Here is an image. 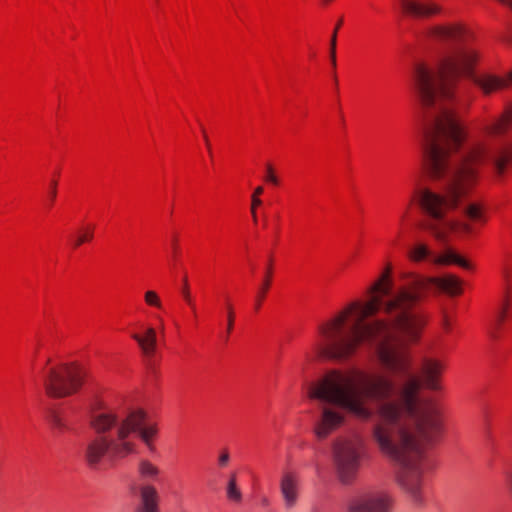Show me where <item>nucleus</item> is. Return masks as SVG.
Instances as JSON below:
<instances>
[{"mask_svg": "<svg viewBox=\"0 0 512 512\" xmlns=\"http://www.w3.org/2000/svg\"><path fill=\"white\" fill-rule=\"evenodd\" d=\"M387 271L371 288L366 303L352 302L319 326L314 349L322 356L348 359L361 343L375 349L382 372L330 371L308 387V397L318 401L314 425L318 439L327 438L344 423V411L361 420L374 421L370 437L379 452L397 466L398 485H423L425 449L441 435L443 423L434 399L420 394L421 382L412 370L405 348L419 341L428 316L418 307L429 286L449 295L460 294L461 280L415 276L392 292L384 285Z\"/></svg>", "mask_w": 512, "mask_h": 512, "instance_id": "obj_1", "label": "nucleus"}, {"mask_svg": "<svg viewBox=\"0 0 512 512\" xmlns=\"http://www.w3.org/2000/svg\"><path fill=\"white\" fill-rule=\"evenodd\" d=\"M500 3L508 6L512 10V0H498Z\"/></svg>", "mask_w": 512, "mask_h": 512, "instance_id": "obj_34", "label": "nucleus"}, {"mask_svg": "<svg viewBox=\"0 0 512 512\" xmlns=\"http://www.w3.org/2000/svg\"><path fill=\"white\" fill-rule=\"evenodd\" d=\"M147 413L143 409H114L112 414L98 416L94 424L100 431L114 426H125L130 429L129 441L133 444V454L137 452L135 435H138L143 443L151 448L153 438L158 432L156 424H147Z\"/></svg>", "mask_w": 512, "mask_h": 512, "instance_id": "obj_4", "label": "nucleus"}, {"mask_svg": "<svg viewBox=\"0 0 512 512\" xmlns=\"http://www.w3.org/2000/svg\"><path fill=\"white\" fill-rule=\"evenodd\" d=\"M390 498L385 493H375L351 502L349 512H388Z\"/></svg>", "mask_w": 512, "mask_h": 512, "instance_id": "obj_9", "label": "nucleus"}, {"mask_svg": "<svg viewBox=\"0 0 512 512\" xmlns=\"http://www.w3.org/2000/svg\"><path fill=\"white\" fill-rule=\"evenodd\" d=\"M432 256H434V254L430 251L429 247L423 243L415 244L409 252L410 259L415 262H420L425 259L431 261Z\"/></svg>", "mask_w": 512, "mask_h": 512, "instance_id": "obj_16", "label": "nucleus"}, {"mask_svg": "<svg viewBox=\"0 0 512 512\" xmlns=\"http://www.w3.org/2000/svg\"><path fill=\"white\" fill-rule=\"evenodd\" d=\"M342 22L343 20L340 19L338 21V23L336 24V27L331 35V39H330V61H331V65L333 68L336 67V46H337V32H338V29L340 28V26L342 25Z\"/></svg>", "mask_w": 512, "mask_h": 512, "instance_id": "obj_19", "label": "nucleus"}, {"mask_svg": "<svg viewBox=\"0 0 512 512\" xmlns=\"http://www.w3.org/2000/svg\"><path fill=\"white\" fill-rule=\"evenodd\" d=\"M108 414H112V408L93 407L89 413V426L97 436L87 442L84 448V459L92 468H97L105 455L117 460L133 454V444L128 439L130 429L125 426L113 425L105 431H100L95 426L94 419Z\"/></svg>", "mask_w": 512, "mask_h": 512, "instance_id": "obj_3", "label": "nucleus"}, {"mask_svg": "<svg viewBox=\"0 0 512 512\" xmlns=\"http://www.w3.org/2000/svg\"><path fill=\"white\" fill-rule=\"evenodd\" d=\"M362 442L356 437H343L333 444V462L337 477L342 484H350L356 478L361 463Z\"/></svg>", "mask_w": 512, "mask_h": 512, "instance_id": "obj_5", "label": "nucleus"}, {"mask_svg": "<svg viewBox=\"0 0 512 512\" xmlns=\"http://www.w3.org/2000/svg\"><path fill=\"white\" fill-rule=\"evenodd\" d=\"M141 505L138 512H158L157 491L150 485L140 488Z\"/></svg>", "mask_w": 512, "mask_h": 512, "instance_id": "obj_12", "label": "nucleus"}, {"mask_svg": "<svg viewBox=\"0 0 512 512\" xmlns=\"http://www.w3.org/2000/svg\"><path fill=\"white\" fill-rule=\"evenodd\" d=\"M50 421H51V424L53 425V427L59 429V430H63L66 428V423L65 421L62 419V417L56 413H53L50 417Z\"/></svg>", "mask_w": 512, "mask_h": 512, "instance_id": "obj_26", "label": "nucleus"}, {"mask_svg": "<svg viewBox=\"0 0 512 512\" xmlns=\"http://www.w3.org/2000/svg\"><path fill=\"white\" fill-rule=\"evenodd\" d=\"M271 279H272V260L270 259L265 274L262 280V284L260 285L256 298H255V309L258 310L262 304L263 299L266 296V293L268 292L270 285H271Z\"/></svg>", "mask_w": 512, "mask_h": 512, "instance_id": "obj_14", "label": "nucleus"}, {"mask_svg": "<svg viewBox=\"0 0 512 512\" xmlns=\"http://www.w3.org/2000/svg\"><path fill=\"white\" fill-rule=\"evenodd\" d=\"M83 379L82 368L76 364H61L48 370L44 378V387L50 397H67L78 391Z\"/></svg>", "mask_w": 512, "mask_h": 512, "instance_id": "obj_6", "label": "nucleus"}, {"mask_svg": "<svg viewBox=\"0 0 512 512\" xmlns=\"http://www.w3.org/2000/svg\"><path fill=\"white\" fill-rule=\"evenodd\" d=\"M508 293H509V287L507 286L506 287V291H505V296H504V299H503V303H502V307H501V310H504V311H507L508 305H509Z\"/></svg>", "mask_w": 512, "mask_h": 512, "instance_id": "obj_32", "label": "nucleus"}, {"mask_svg": "<svg viewBox=\"0 0 512 512\" xmlns=\"http://www.w3.org/2000/svg\"><path fill=\"white\" fill-rule=\"evenodd\" d=\"M144 299L147 305L151 307H156L158 309L162 308V302L158 294L153 290H148L144 294Z\"/></svg>", "mask_w": 512, "mask_h": 512, "instance_id": "obj_21", "label": "nucleus"}, {"mask_svg": "<svg viewBox=\"0 0 512 512\" xmlns=\"http://www.w3.org/2000/svg\"><path fill=\"white\" fill-rule=\"evenodd\" d=\"M300 477L292 471H285L280 478V493L283 499L284 507L287 510L293 509L300 498Z\"/></svg>", "mask_w": 512, "mask_h": 512, "instance_id": "obj_7", "label": "nucleus"}, {"mask_svg": "<svg viewBox=\"0 0 512 512\" xmlns=\"http://www.w3.org/2000/svg\"><path fill=\"white\" fill-rule=\"evenodd\" d=\"M56 187H57V182L55 180H53L51 182V188H50V192H49V198H50L51 203L56 198Z\"/></svg>", "mask_w": 512, "mask_h": 512, "instance_id": "obj_30", "label": "nucleus"}, {"mask_svg": "<svg viewBox=\"0 0 512 512\" xmlns=\"http://www.w3.org/2000/svg\"><path fill=\"white\" fill-rule=\"evenodd\" d=\"M444 364L438 359L432 357H423L420 363V374L422 384L425 388L438 391L441 389L440 377L444 370Z\"/></svg>", "mask_w": 512, "mask_h": 512, "instance_id": "obj_8", "label": "nucleus"}, {"mask_svg": "<svg viewBox=\"0 0 512 512\" xmlns=\"http://www.w3.org/2000/svg\"><path fill=\"white\" fill-rule=\"evenodd\" d=\"M501 273H502L504 280L508 283L510 280V277H511L509 268L507 266H503Z\"/></svg>", "mask_w": 512, "mask_h": 512, "instance_id": "obj_31", "label": "nucleus"}, {"mask_svg": "<svg viewBox=\"0 0 512 512\" xmlns=\"http://www.w3.org/2000/svg\"><path fill=\"white\" fill-rule=\"evenodd\" d=\"M202 132H203V136H204V140H205V144L207 146V149L210 151V143H209L208 137H207V135L205 133V130L202 129Z\"/></svg>", "mask_w": 512, "mask_h": 512, "instance_id": "obj_35", "label": "nucleus"}, {"mask_svg": "<svg viewBox=\"0 0 512 512\" xmlns=\"http://www.w3.org/2000/svg\"><path fill=\"white\" fill-rule=\"evenodd\" d=\"M226 310H227V333L229 334L233 329L235 316H234L233 307L230 303H227Z\"/></svg>", "mask_w": 512, "mask_h": 512, "instance_id": "obj_24", "label": "nucleus"}, {"mask_svg": "<svg viewBox=\"0 0 512 512\" xmlns=\"http://www.w3.org/2000/svg\"><path fill=\"white\" fill-rule=\"evenodd\" d=\"M464 214L471 221H481L483 219V213L481 207L476 203H471L463 210Z\"/></svg>", "mask_w": 512, "mask_h": 512, "instance_id": "obj_18", "label": "nucleus"}, {"mask_svg": "<svg viewBox=\"0 0 512 512\" xmlns=\"http://www.w3.org/2000/svg\"><path fill=\"white\" fill-rule=\"evenodd\" d=\"M263 191H264V188L262 186H258L255 188L253 195H252L251 213H252L254 222H256V220H257L255 209H256V207H258L262 204V201L259 198V196L263 193Z\"/></svg>", "mask_w": 512, "mask_h": 512, "instance_id": "obj_20", "label": "nucleus"}, {"mask_svg": "<svg viewBox=\"0 0 512 512\" xmlns=\"http://www.w3.org/2000/svg\"><path fill=\"white\" fill-rule=\"evenodd\" d=\"M230 461V454L227 449H224L221 451L219 457H218V465L220 467H226L227 464Z\"/></svg>", "mask_w": 512, "mask_h": 512, "instance_id": "obj_27", "label": "nucleus"}, {"mask_svg": "<svg viewBox=\"0 0 512 512\" xmlns=\"http://www.w3.org/2000/svg\"><path fill=\"white\" fill-rule=\"evenodd\" d=\"M401 6L404 13L413 18L430 17L442 10L436 3L422 0H401Z\"/></svg>", "mask_w": 512, "mask_h": 512, "instance_id": "obj_10", "label": "nucleus"}, {"mask_svg": "<svg viewBox=\"0 0 512 512\" xmlns=\"http://www.w3.org/2000/svg\"><path fill=\"white\" fill-rule=\"evenodd\" d=\"M265 180L275 186L279 184V178L276 176L273 166L269 163L266 165Z\"/></svg>", "mask_w": 512, "mask_h": 512, "instance_id": "obj_23", "label": "nucleus"}, {"mask_svg": "<svg viewBox=\"0 0 512 512\" xmlns=\"http://www.w3.org/2000/svg\"><path fill=\"white\" fill-rule=\"evenodd\" d=\"M444 327H445L446 329H448V328H449V323H448V320H447V319H445V320H444Z\"/></svg>", "mask_w": 512, "mask_h": 512, "instance_id": "obj_37", "label": "nucleus"}, {"mask_svg": "<svg viewBox=\"0 0 512 512\" xmlns=\"http://www.w3.org/2000/svg\"><path fill=\"white\" fill-rule=\"evenodd\" d=\"M160 324H162V318H159ZM161 329H163V325H161Z\"/></svg>", "mask_w": 512, "mask_h": 512, "instance_id": "obj_38", "label": "nucleus"}, {"mask_svg": "<svg viewBox=\"0 0 512 512\" xmlns=\"http://www.w3.org/2000/svg\"><path fill=\"white\" fill-rule=\"evenodd\" d=\"M504 477L507 488L512 495V469L505 471Z\"/></svg>", "mask_w": 512, "mask_h": 512, "instance_id": "obj_29", "label": "nucleus"}, {"mask_svg": "<svg viewBox=\"0 0 512 512\" xmlns=\"http://www.w3.org/2000/svg\"><path fill=\"white\" fill-rule=\"evenodd\" d=\"M183 296H184L185 300L187 301V303L194 310L195 306H194V304H193V302L191 300V297H190V293H189V289H188V283H187V278H184Z\"/></svg>", "mask_w": 512, "mask_h": 512, "instance_id": "obj_28", "label": "nucleus"}, {"mask_svg": "<svg viewBox=\"0 0 512 512\" xmlns=\"http://www.w3.org/2000/svg\"><path fill=\"white\" fill-rule=\"evenodd\" d=\"M431 262L436 265H449V264H457L463 268L470 269L471 265L468 261L458 255L455 251L451 249L445 250L440 255H434L431 258Z\"/></svg>", "mask_w": 512, "mask_h": 512, "instance_id": "obj_13", "label": "nucleus"}, {"mask_svg": "<svg viewBox=\"0 0 512 512\" xmlns=\"http://www.w3.org/2000/svg\"><path fill=\"white\" fill-rule=\"evenodd\" d=\"M506 80H508L509 84L512 82V69L507 73Z\"/></svg>", "mask_w": 512, "mask_h": 512, "instance_id": "obj_36", "label": "nucleus"}, {"mask_svg": "<svg viewBox=\"0 0 512 512\" xmlns=\"http://www.w3.org/2000/svg\"><path fill=\"white\" fill-rule=\"evenodd\" d=\"M225 490L229 501L234 503H240L242 501V493L237 483L236 473L229 475Z\"/></svg>", "mask_w": 512, "mask_h": 512, "instance_id": "obj_15", "label": "nucleus"}, {"mask_svg": "<svg viewBox=\"0 0 512 512\" xmlns=\"http://www.w3.org/2000/svg\"><path fill=\"white\" fill-rule=\"evenodd\" d=\"M427 34L438 43L451 45L435 66L418 63L412 72L413 89L424 118L425 167L431 178L444 180L445 184L441 193L417 188L413 199L430 217L423 227L443 241L450 231L471 232L469 224L445 216L460 206L477 181L476 166H491L495 177L501 179L508 162H512V102L505 104L490 122L481 124L483 140L472 142L466 153L459 154L466 132L456 112L445 103L469 105L470 85L462 79L477 86L484 95L508 88L509 82L494 74L475 73L480 51L461 24L434 25Z\"/></svg>", "mask_w": 512, "mask_h": 512, "instance_id": "obj_2", "label": "nucleus"}, {"mask_svg": "<svg viewBox=\"0 0 512 512\" xmlns=\"http://www.w3.org/2000/svg\"><path fill=\"white\" fill-rule=\"evenodd\" d=\"M172 250H173L174 256H176L177 251H178V244H177V238L176 237H174L172 239Z\"/></svg>", "mask_w": 512, "mask_h": 512, "instance_id": "obj_33", "label": "nucleus"}, {"mask_svg": "<svg viewBox=\"0 0 512 512\" xmlns=\"http://www.w3.org/2000/svg\"><path fill=\"white\" fill-rule=\"evenodd\" d=\"M93 238V228L88 227L84 231H82L75 239L73 245L74 247H79L86 241H90Z\"/></svg>", "mask_w": 512, "mask_h": 512, "instance_id": "obj_22", "label": "nucleus"}, {"mask_svg": "<svg viewBox=\"0 0 512 512\" xmlns=\"http://www.w3.org/2000/svg\"><path fill=\"white\" fill-rule=\"evenodd\" d=\"M138 472L142 478L154 479L159 474V469L148 460H141L138 465Z\"/></svg>", "mask_w": 512, "mask_h": 512, "instance_id": "obj_17", "label": "nucleus"}, {"mask_svg": "<svg viewBox=\"0 0 512 512\" xmlns=\"http://www.w3.org/2000/svg\"><path fill=\"white\" fill-rule=\"evenodd\" d=\"M506 312L507 311H504V310L499 311V313L497 315L496 322L494 324V328H491V330L489 331V334L491 335V337L496 338V329H498L499 326L501 325V323L504 321Z\"/></svg>", "mask_w": 512, "mask_h": 512, "instance_id": "obj_25", "label": "nucleus"}, {"mask_svg": "<svg viewBox=\"0 0 512 512\" xmlns=\"http://www.w3.org/2000/svg\"><path fill=\"white\" fill-rule=\"evenodd\" d=\"M132 338L138 343L146 357H152L157 348V333L153 327H147L143 334L133 333Z\"/></svg>", "mask_w": 512, "mask_h": 512, "instance_id": "obj_11", "label": "nucleus"}]
</instances>
